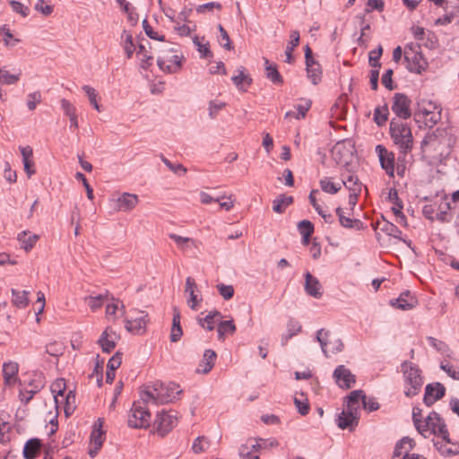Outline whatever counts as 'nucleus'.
I'll return each instance as SVG.
<instances>
[{"mask_svg":"<svg viewBox=\"0 0 459 459\" xmlns=\"http://www.w3.org/2000/svg\"><path fill=\"white\" fill-rule=\"evenodd\" d=\"M358 423L359 420H352L351 416L342 411L338 416L337 425L342 429H350L352 430Z\"/></svg>","mask_w":459,"mask_h":459,"instance_id":"46","label":"nucleus"},{"mask_svg":"<svg viewBox=\"0 0 459 459\" xmlns=\"http://www.w3.org/2000/svg\"><path fill=\"white\" fill-rule=\"evenodd\" d=\"M427 341L431 347H433L434 349H436L437 351H440L443 354L449 351L447 344L440 340H437L432 336H429L427 338Z\"/></svg>","mask_w":459,"mask_h":459,"instance_id":"56","label":"nucleus"},{"mask_svg":"<svg viewBox=\"0 0 459 459\" xmlns=\"http://www.w3.org/2000/svg\"><path fill=\"white\" fill-rule=\"evenodd\" d=\"M298 229L302 237H310L314 232V225L307 220L299 221Z\"/></svg>","mask_w":459,"mask_h":459,"instance_id":"53","label":"nucleus"},{"mask_svg":"<svg viewBox=\"0 0 459 459\" xmlns=\"http://www.w3.org/2000/svg\"><path fill=\"white\" fill-rule=\"evenodd\" d=\"M376 152L378 156L381 168L385 170L389 177L394 178L395 164L394 154L381 144L376 146Z\"/></svg>","mask_w":459,"mask_h":459,"instance_id":"16","label":"nucleus"},{"mask_svg":"<svg viewBox=\"0 0 459 459\" xmlns=\"http://www.w3.org/2000/svg\"><path fill=\"white\" fill-rule=\"evenodd\" d=\"M143 401L134 403L128 416V425L134 429H145L150 426L151 413Z\"/></svg>","mask_w":459,"mask_h":459,"instance_id":"8","label":"nucleus"},{"mask_svg":"<svg viewBox=\"0 0 459 459\" xmlns=\"http://www.w3.org/2000/svg\"><path fill=\"white\" fill-rule=\"evenodd\" d=\"M310 107L311 101L309 100H302L301 102L295 107L298 112L288 111L285 114V117H295L298 120L302 119L306 117V114L309 110Z\"/></svg>","mask_w":459,"mask_h":459,"instance_id":"36","label":"nucleus"},{"mask_svg":"<svg viewBox=\"0 0 459 459\" xmlns=\"http://www.w3.org/2000/svg\"><path fill=\"white\" fill-rule=\"evenodd\" d=\"M305 291L316 299L322 297V285L309 272L305 273Z\"/></svg>","mask_w":459,"mask_h":459,"instance_id":"26","label":"nucleus"},{"mask_svg":"<svg viewBox=\"0 0 459 459\" xmlns=\"http://www.w3.org/2000/svg\"><path fill=\"white\" fill-rule=\"evenodd\" d=\"M143 29H144V31H145L146 35L150 39H155V40H158V41H164L165 40L164 35L160 34L158 31H155L152 29V27L147 22L146 20H144L143 22Z\"/></svg>","mask_w":459,"mask_h":459,"instance_id":"57","label":"nucleus"},{"mask_svg":"<svg viewBox=\"0 0 459 459\" xmlns=\"http://www.w3.org/2000/svg\"><path fill=\"white\" fill-rule=\"evenodd\" d=\"M103 299L104 297L102 295L85 298V301L87 302L88 306L91 307L92 311H96L97 309L102 307Z\"/></svg>","mask_w":459,"mask_h":459,"instance_id":"62","label":"nucleus"},{"mask_svg":"<svg viewBox=\"0 0 459 459\" xmlns=\"http://www.w3.org/2000/svg\"><path fill=\"white\" fill-rule=\"evenodd\" d=\"M265 72L267 79H269L273 83H282V77L278 72L277 67L270 65L268 60H265Z\"/></svg>","mask_w":459,"mask_h":459,"instance_id":"47","label":"nucleus"},{"mask_svg":"<svg viewBox=\"0 0 459 459\" xmlns=\"http://www.w3.org/2000/svg\"><path fill=\"white\" fill-rule=\"evenodd\" d=\"M383 53V48L381 46H379L377 48L371 50L369 52V64L372 66V68H380V63L378 60L380 59Z\"/></svg>","mask_w":459,"mask_h":459,"instance_id":"59","label":"nucleus"},{"mask_svg":"<svg viewBox=\"0 0 459 459\" xmlns=\"http://www.w3.org/2000/svg\"><path fill=\"white\" fill-rule=\"evenodd\" d=\"M333 377L341 388L349 389L355 383V376L343 365L335 368Z\"/></svg>","mask_w":459,"mask_h":459,"instance_id":"19","label":"nucleus"},{"mask_svg":"<svg viewBox=\"0 0 459 459\" xmlns=\"http://www.w3.org/2000/svg\"><path fill=\"white\" fill-rule=\"evenodd\" d=\"M148 322V315L144 311L133 308L125 318V327L130 333L140 334L145 331Z\"/></svg>","mask_w":459,"mask_h":459,"instance_id":"9","label":"nucleus"},{"mask_svg":"<svg viewBox=\"0 0 459 459\" xmlns=\"http://www.w3.org/2000/svg\"><path fill=\"white\" fill-rule=\"evenodd\" d=\"M39 237L37 234H31L28 230L20 232L17 236L21 247L26 252L31 250L39 240Z\"/></svg>","mask_w":459,"mask_h":459,"instance_id":"28","label":"nucleus"},{"mask_svg":"<svg viewBox=\"0 0 459 459\" xmlns=\"http://www.w3.org/2000/svg\"><path fill=\"white\" fill-rule=\"evenodd\" d=\"M266 441L262 438H247L238 448L241 459H260V451L264 449Z\"/></svg>","mask_w":459,"mask_h":459,"instance_id":"12","label":"nucleus"},{"mask_svg":"<svg viewBox=\"0 0 459 459\" xmlns=\"http://www.w3.org/2000/svg\"><path fill=\"white\" fill-rule=\"evenodd\" d=\"M411 100L403 93H395L394 96V102L392 110L403 119H407L411 116L410 108Z\"/></svg>","mask_w":459,"mask_h":459,"instance_id":"18","label":"nucleus"},{"mask_svg":"<svg viewBox=\"0 0 459 459\" xmlns=\"http://www.w3.org/2000/svg\"><path fill=\"white\" fill-rule=\"evenodd\" d=\"M353 151L350 142H338L332 149V156L337 164L348 166L352 161Z\"/></svg>","mask_w":459,"mask_h":459,"instance_id":"13","label":"nucleus"},{"mask_svg":"<svg viewBox=\"0 0 459 459\" xmlns=\"http://www.w3.org/2000/svg\"><path fill=\"white\" fill-rule=\"evenodd\" d=\"M390 304L401 310H410L417 304V299L410 291L403 292L397 299H392Z\"/></svg>","mask_w":459,"mask_h":459,"instance_id":"25","label":"nucleus"},{"mask_svg":"<svg viewBox=\"0 0 459 459\" xmlns=\"http://www.w3.org/2000/svg\"><path fill=\"white\" fill-rule=\"evenodd\" d=\"M320 186L324 192L334 195L341 190L342 184L334 183L330 178L325 177L320 180Z\"/></svg>","mask_w":459,"mask_h":459,"instance_id":"45","label":"nucleus"},{"mask_svg":"<svg viewBox=\"0 0 459 459\" xmlns=\"http://www.w3.org/2000/svg\"><path fill=\"white\" fill-rule=\"evenodd\" d=\"M40 449V442L37 438L30 439L26 442L23 448V456L25 459H34Z\"/></svg>","mask_w":459,"mask_h":459,"instance_id":"37","label":"nucleus"},{"mask_svg":"<svg viewBox=\"0 0 459 459\" xmlns=\"http://www.w3.org/2000/svg\"><path fill=\"white\" fill-rule=\"evenodd\" d=\"M178 417L175 411H161L158 414L156 423L157 431L160 435L165 436L177 424Z\"/></svg>","mask_w":459,"mask_h":459,"instance_id":"17","label":"nucleus"},{"mask_svg":"<svg viewBox=\"0 0 459 459\" xmlns=\"http://www.w3.org/2000/svg\"><path fill=\"white\" fill-rule=\"evenodd\" d=\"M44 386L43 377L39 375L30 381L28 386L20 391V399L22 403H28L33 396L39 393Z\"/></svg>","mask_w":459,"mask_h":459,"instance_id":"20","label":"nucleus"},{"mask_svg":"<svg viewBox=\"0 0 459 459\" xmlns=\"http://www.w3.org/2000/svg\"><path fill=\"white\" fill-rule=\"evenodd\" d=\"M100 428L101 423H100L99 427L95 425L91 435L89 455L91 458L97 455L99 450L101 448L103 442L105 440V434L100 429Z\"/></svg>","mask_w":459,"mask_h":459,"instance_id":"23","label":"nucleus"},{"mask_svg":"<svg viewBox=\"0 0 459 459\" xmlns=\"http://www.w3.org/2000/svg\"><path fill=\"white\" fill-rule=\"evenodd\" d=\"M222 315L217 310L210 311L204 318H199V325L208 331L215 328L216 324L222 319Z\"/></svg>","mask_w":459,"mask_h":459,"instance_id":"29","label":"nucleus"},{"mask_svg":"<svg viewBox=\"0 0 459 459\" xmlns=\"http://www.w3.org/2000/svg\"><path fill=\"white\" fill-rule=\"evenodd\" d=\"M29 291L12 289V304L17 308H25L29 304Z\"/></svg>","mask_w":459,"mask_h":459,"instance_id":"33","label":"nucleus"},{"mask_svg":"<svg viewBox=\"0 0 459 459\" xmlns=\"http://www.w3.org/2000/svg\"><path fill=\"white\" fill-rule=\"evenodd\" d=\"M455 143L453 136L446 129H437L427 134L421 142V148L434 152V157L443 159L449 155Z\"/></svg>","mask_w":459,"mask_h":459,"instance_id":"2","label":"nucleus"},{"mask_svg":"<svg viewBox=\"0 0 459 459\" xmlns=\"http://www.w3.org/2000/svg\"><path fill=\"white\" fill-rule=\"evenodd\" d=\"M236 331V326L233 320L219 321L217 332L218 338L224 340L226 334H233Z\"/></svg>","mask_w":459,"mask_h":459,"instance_id":"39","label":"nucleus"},{"mask_svg":"<svg viewBox=\"0 0 459 459\" xmlns=\"http://www.w3.org/2000/svg\"><path fill=\"white\" fill-rule=\"evenodd\" d=\"M19 365L14 361H8L3 364L2 373L4 385H13L18 380Z\"/></svg>","mask_w":459,"mask_h":459,"instance_id":"24","label":"nucleus"},{"mask_svg":"<svg viewBox=\"0 0 459 459\" xmlns=\"http://www.w3.org/2000/svg\"><path fill=\"white\" fill-rule=\"evenodd\" d=\"M194 44L197 47V50L200 52L202 57L212 56V54L209 48V43L203 44L198 37H195L193 39Z\"/></svg>","mask_w":459,"mask_h":459,"instance_id":"61","label":"nucleus"},{"mask_svg":"<svg viewBox=\"0 0 459 459\" xmlns=\"http://www.w3.org/2000/svg\"><path fill=\"white\" fill-rule=\"evenodd\" d=\"M389 110L386 105L377 107L374 110L375 123L382 126L388 119Z\"/></svg>","mask_w":459,"mask_h":459,"instance_id":"44","label":"nucleus"},{"mask_svg":"<svg viewBox=\"0 0 459 459\" xmlns=\"http://www.w3.org/2000/svg\"><path fill=\"white\" fill-rule=\"evenodd\" d=\"M440 117V108L431 101L419 105L418 110L414 113V118L417 122L424 119L425 126L429 127L436 125Z\"/></svg>","mask_w":459,"mask_h":459,"instance_id":"10","label":"nucleus"},{"mask_svg":"<svg viewBox=\"0 0 459 459\" xmlns=\"http://www.w3.org/2000/svg\"><path fill=\"white\" fill-rule=\"evenodd\" d=\"M301 331V325L295 319H290L287 323V333L281 336V344L286 345L290 339Z\"/></svg>","mask_w":459,"mask_h":459,"instance_id":"35","label":"nucleus"},{"mask_svg":"<svg viewBox=\"0 0 459 459\" xmlns=\"http://www.w3.org/2000/svg\"><path fill=\"white\" fill-rule=\"evenodd\" d=\"M365 397H366V395L364 394L363 391H361V390L352 391L350 394V395L347 397V399H348L347 403L353 404V405H359V402L361 401L363 403Z\"/></svg>","mask_w":459,"mask_h":459,"instance_id":"63","label":"nucleus"},{"mask_svg":"<svg viewBox=\"0 0 459 459\" xmlns=\"http://www.w3.org/2000/svg\"><path fill=\"white\" fill-rule=\"evenodd\" d=\"M419 433L424 437H428L431 434L435 435L437 438H446L449 436L444 420L435 411L430 412L423 420L422 428L420 429Z\"/></svg>","mask_w":459,"mask_h":459,"instance_id":"7","label":"nucleus"},{"mask_svg":"<svg viewBox=\"0 0 459 459\" xmlns=\"http://www.w3.org/2000/svg\"><path fill=\"white\" fill-rule=\"evenodd\" d=\"M336 215L338 216L340 224L347 229H357L360 230L362 223L359 220L351 219L344 215L343 209L341 207L336 208Z\"/></svg>","mask_w":459,"mask_h":459,"instance_id":"31","label":"nucleus"},{"mask_svg":"<svg viewBox=\"0 0 459 459\" xmlns=\"http://www.w3.org/2000/svg\"><path fill=\"white\" fill-rule=\"evenodd\" d=\"M403 54L410 72L420 74L428 69L429 63L421 52L420 44L413 42L407 44Z\"/></svg>","mask_w":459,"mask_h":459,"instance_id":"5","label":"nucleus"},{"mask_svg":"<svg viewBox=\"0 0 459 459\" xmlns=\"http://www.w3.org/2000/svg\"><path fill=\"white\" fill-rule=\"evenodd\" d=\"M182 392L179 386L175 383L165 385L160 382L154 383L148 386L146 390L141 392V400L146 404H163L177 399Z\"/></svg>","mask_w":459,"mask_h":459,"instance_id":"1","label":"nucleus"},{"mask_svg":"<svg viewBox=\"0 0 459 459\" xmlns=\"http://www.w3.org/2000/svg\"><path fill=\"white\" fill-rule=\"evenodd\" d=\"M316 340L320 343L321 349L325 356H328L329 353H337L343 348L342 340L332 336L330 332L325 331V329L317 331Z\"/></svg>","mask_w":459,"mask_h":459,"instance_id":"11","label":"nucleus"},{"mask_svg":"<svg viewBox=\"0 0 459 459\" xmlns=\"http://www.w3.org/2000/svg\"><path fill=\"white\" fill-rule=\"evenodd\" d=\"M122 362V353L117 351L108 360L107 365V369L115 371L118 368Z\"/></svg>","mask_w":459,"mask_h":459,"instance_id":"64","label":"nucleus"},{"mask_svg":"<svg viewBox=\"0 0 459 459\" xmlns=\"http://www.w3.org/2000/svg\"><path fill=\"white\" fill-rule=\"evenodd\" d=\"M183 331L180 326V313L177 308H174L172 326L169 335L170 341L172 342H177L180 340Z\"/></svg>","mask_w":459,"mask_h":459,"instance_id":"32","label":"nucleus"},{"mask_svg":"<svg viewBox=\"0 0 459 459\" xmlns=\"http://www.w3.org/2000/svg\"><path fill=\"white\" fill-rule=\"evenodd\" d=\"M197 285L195 281V280L191 277H187L186 280V289L185 291L189 294V299H187V305L192 308L193 310H195L202 300V299H199L196 292H197Z\"/></svg>","mask_w":459,"mask_h":459,"instance_id":"27","label":"nucleus"},{"mask_svg":"<svg viewBox=\"0 0 459 459\" xmlns=\"http://www.w3.org/2000/svg\"><path fill=\"white\" fill-rule=\"evenodd\" d=\"M415 446L413 439L405 437L402 438L394 447L392 459H426L423 455L411 453Z\"/></svg>","mask_w":459,"mask_h":459,"instance_id":"14","label":"nucleus"},{"mask_svg":"<svg viewBox=\"0 0 459 459\" xmlns=\"http://www.w3.org/2000/svg\"><path fill=\"white\" fill-rule=\"evenodd\" d=\"M292 201L291 196L280 195L273 201V210L277 213H282Z\"/></svg>","mask_w":459,"mask_h":459,"instance_id":"43","label":"nucleus"},{"mask_svg":"<svg viewBox=\"0 0 459 459\" xmlns=\"http://www.w3.org/2000/svg\"><path fill=\"white\" fill-rule=\"evenodd\" d=\"M169 238L176 242L178 247L181 249H186L189 247V244H193L194 240L190 238L186 237H181L179 235H177L175 233L169 234Z\"/></svg>","mask_w":459,"mask_h":459,"instance_id":"58","label":"nucleus"},{"mask_svg":"<svg viewBox=\"0 0 459 459\" xmlns=\"http://www.w3.org/2000/svg\"><path fill=\"white\" fill-rule=\"evenodd\" d=\"M243 70V68L239 70V74L231 78L232 82L237 86V88L240 90L243 88V84L248 86L252 82L251 78L248 75L245 74Z\"/></svg>","mask_w":459,"mask_h":459,"instance_id":"50","label":"nucleus"},{"mask_svg":"<svg viewBox=\"0 0 459 459\" xmlns=\"http://www.w3.org/2000/svg\"><path fill=\"white\" fill-rule=\"evenodd\" d=\"M218 29L221 34V38L219 39L221 46L228 50H230L232 48V46L228 32L221 24H219Z\"/></svg>","mask_w":459,"mask_h":459,"instance_id":"60","label":"nucleus"},{"mask_svg":"<svg viewBox=\"0 0 459 459\" xmlns=\"http://www.w3.org/2000/svg\"><path fill=\"white\" fill-rule=\"evenodd\" d=\"M110 204L116 212H129L139 204V197L134 194L123 193L111 198Z\"/></svg>","mask_w":459,"mask_h":459,"instance_id":"15","label":"nucleus"},{"mask_svg":"<svg viewBox=\"0 0 459 459\" xmlns=\"http://www.w3.org/2000/svg\"><path fill=\"white\" fill-rule=\"evenodd\" d=\"M215 203H218L220 208L225 210L227 212L230 211L234 207V200L231 198V195L226 196L221 195L215 198Z\"/></svg>","mask_w":459,"mask_h":459,"instance_id":"55","label":"nucleus"},{"mask_svg":"<svg viewBox=\"0 0 459 459\" xmlns=\"http://www.w3.org/2000/svg\"><path fill=\"white\" fill-rule=\"evenodd\" d=\"M402 370L405 381L404 394L408 397H412L420 391L423 385L420 370L417 366L409 361L402 364Z\"/></svg>","mask_w":459,"mask_h":459,"instance_id":"6","label":"nucleus"},{"mask_svg":"<svg viewBox=\"0 0 459 459\" xmlns=\"http://www.w3.org/2000/svg\"><path fill=\"white\" fill-rule=\"evenodd\" d=\"M118 339L117 333L112 328L107 327L99 338L98 343L103 352L109 353L115 349Z\"/></svg>","mask_w":459,"mask_h":459,"instance_id":"21","label":"nucleus"},{"mask_svg":"<svg viewBox=\"0 0 459 459\" xmlns=\"http://www.w3.org/2000/svg\"><path fill=\"white\" fill-rule=\"evenodd\" d=\"M183 56L178 49V46L171 43H164L158 49L157 64L160 70L169 74L178 73L182 66Z\"/></svg>","mask_w":459,"mask_h":459,"instance_id":"3","label":"nucleus"},{"mask_svg":"<svg viewBox=\"0 0 459 459\" xmlns=\"http://www.w3.org/2000/svg\"><path fill=\"white\" fill-rule=\"evenodd\" d=\"M342 185H343L350 193L360 194L362 189V184L355 175H349L347 178H343Z\"/></svg>","mask_w":459,"mask_h":459,"instance_id":"40","label":"nucleus"},{"mask_svg":"<svg viewBox=\"0 0 459 459\" xmlns=\"http://www.w3.org/2000/svg\"><path fill=\"white\" fill-rule=\"evenodd\" d=\"M82 90L88 96L89 100L91 104L93 106V108L100 112L101 109L100 106L98 104L97 101L98 93L96 92L95 89L89 85H84L82 86Z\"/></svg>","mask_w":459,"mask_h":459,"instance_id":"51","label":"nucleus"},{"mask_svg":"<svg viewBox=\"0 0 459 459\" xmlns=\"http://www.w3.org/2000/svg\"><path fill=\"white\" fill-rule=\"evenodd\" d=\"M390 135L393 143L400 152L407 154L412 150L413 136L411 126L401 119H392L390 122Z\"/></svg>","mask_w":459,"mask_h":459,"instance_id":"4","label":"nucleus"},{"mask_svg":"<svg viewBox=\"0 0 459 459\" xmlns=\"http://www.w3.org/2000/svg\"><path fill=\"white\" fill-rule=\"evenodd\" d=\"M121 40L127 58H131L134 52L135 51V48L133 43V35L130 31L125 30L122 32Z\"/></svg>","mask_w":459,"mask_h":459,"instance_id":"41","label":"nucleus"},{"mask_svg":"<svg viewBox=\"0 0 459 459\" xmlns=\"http://www.w3.org/2000/svg\"><path fill=\"white\" fill-rule=\"evenodd\" d=\"M307 73L313 84L316 85L321 81L322 72L318 64L307 67Z\"/></svg>","mask_w":459,"mask_h":459,"instance_id":"52","label":"nucleus"},{"mask_svg":"<svg viewBox=\"0 0 459 459\" xmlns=\"http://www.w3.org/2000/svg\"><path fill=\"white\" fill-rule=\"evenodd\" d=\"M137 56L141 61L142 67L144 69H147L150 66L151 63L149 61L153 58V56L149 53L143 44L139 45Z\"/></svg>","mask_w":459,"mask_h":459,"instance_id":"48","label":"nucleus"},{"mask_svg":"<svg viewBox=\"0 0 459 459\" xmlns=\"http://www.w3.org/2000/svg\"><path fill=\"white\" fill-rule=\"evenodd\" d=\"M434 446L436 449L444 456H454L455 451H452L450 446V439L449 436L446 438H441V440H438V438L433 439Z\"/></svg>","mask_w":459,"mask_h":459,"instance_id":"42","label":"nucleus"},{"mask_svg":"<svg viewBox=\"0 0 459 459\" xmlns=\"http://www.w3.org/2000/svg\"><path fill=\"white\" fill-rule=\"evenodd\" d=\"M216 353L212 350H206L204 353L202 361L196 368L197 373L207 374L214 366Z\"/></svg>","mask_w":459,"mask_h":459,"instance_id":"30","label":"nucleus"},{"mask_svg":"<svg viewBox=\"0 0 459 459\" xmlns=\"http://www.w3.org/2000/svg\"><path fill=\"white\" fill-rule=\"evenodd\" d=\"M42 100L41 93L37 91L27 95V107L30 110H34L37 107V104L40 103Z\"/></svg>","mask_w":459,"mask_h":459,"instance_id":"54","label":"nucleus"},{"mask_svg":"<svg viewBox=\"0 0 459 459\" xmlns=\"http://www.w3.org/2000/svg\"><path fill=\"white\" fill-rule=\"evenodd\" d=\"M299 44V32L298 30H292L290 32V40L288 42L285 50V62L291 64L294 61L292 51Z\"/></svg>","mask_w":459,"mask_h":459,"instance_id":"34","label":"nucleus"},{"mask_svg":"<svg viewBox=\"0 0 459 459\" xmlns=\"http://www.w3.org/2000/svg\"><path fill=\"white\" fill-rule=\"evenodd\" d=\"M446 388L440 383L429 384L425 388L424 403L427 406H431L435 402L445 395Z\"/></svg>","mask_w":459,"mask_h":459,"instance_id":"22","label":"nucleus"},{"mask_svg":"<svg viewBox=\"0 0 459 459\" xmlns=\"http://www.w3.org/2000/svg\"><path fill=\"white\" fill-rule=\"evenodd\" d=\"M65 389L66 385L64 378H58L51 385V392L54 394L56 404L60 403V398L63 399L65 397Z\"/></svg>","mask_w":459,"mask_h":459,"instance_id":"38","label":"nucleus"},{"mask_svg":"<svg viewBox=\"0 0 459 459\" xmlns=\"http://www.w3.org/2000/svg\"><path fill=\"white\" fill-rule=\"evenodd\" d=\"M440 368L454 380H459V367L455 366L448 361H442L440 363Z\"/></svg>","mask_w":459,"mask_h":459,"instance_id":"49","label":"nucleus"}]
</instances>
